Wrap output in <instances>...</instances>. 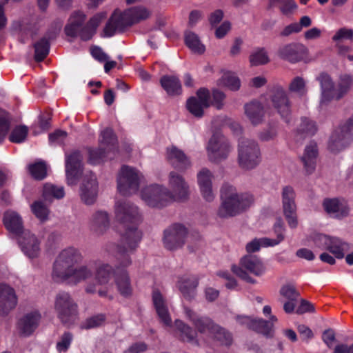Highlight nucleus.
<instances>
[{
    "label": "nucleus",
    "mask_w": 353,
    "mask_h": 353,
    "mask_svg": "<svg viewBox=\"0 0 353 353\" xmlns=\"http://www.w3.org/2000/svg\"><path fill=\"white\" fill-rule=\"evenodd\" d=\"M187 228L179 223H174L164 232L163 243L165 247L170 250H175L185 243L187 236Z\"/></svg>",
    "instance_id": "4468645a"
},
{
    "label": "nucleus",
    "mask_w": 353,
    "mask_h": 353,
    "mask_svg": "<svg viewBox=\"0 0 353 353\" xmlns=\"http://www.w3.org/2000/svg\"><path fill=\"white\" fill-rule=\"evenodd\" d=\"M279 57L291 63H296L303 59L304 46L298 43H291L281 47L277 52Z\"/></svg>",
    "instance_id": "393cba45"
},
{
    "label": "nucleus",
    "mask_w": 353,
    "mask_h": 353,
    "mask_svg": "<svg viewBox=\"0 0 353 353\" xmlns=\"http://www.w3.org/2000/svg\"><path fill=\"white\" fill-rule=\"evenodd\" d=\"M196 95L199 101L201 102L204 107H210V92L207 88H201L199 89L196 92Z\"/></svg>",
    "instance_id": "338daca9"
},
{
    "label": "nucleus",
    "mask_w": 353,
    "mask_h": 353,
    "mask_svg": "<svg viewBox=\"0 0 353 353\" xmlns=\"http://www.w3.org/2000/svg\"><path fill=\"white\" fill-rule=\"evenodd\" d=\"M174 324L176 330L179 332V338L181 341L196 345H199L196 330L181 320H176Z\"/></svg>",
    "instance_id": "f704fd0d"
},
{
    "label": "nucleus",
    "mask_w": 353,
    "mask_h": 353,
    "mask_svg": "<svg viewBox=\"0 0 353 353\" xmlns=\"http://www.w3.org/2000/svg\"><path fill=\"white\" fill-rule=\"evenodd\" d=\"M142 199L150 206L162 208L170 203V190L166 188L152 185L144 188L141 191Z\"/></svg>",
    "instance_id": "9b49d317"
},
{
    "label": "nucleus",
    "mask_w": 353,
    "mask_h": 353,
    "mask_svg": "<svg viewBox=\"0 0 353 353\" xmlns=\"http://www.w3.org/2000/svg\"><path fill=\"white\" fill-rule=\"evenodd\" d=\"M323 206L327 214H336L338 218L345 216L349 212V208L336 198L325 199Z\"/></svg>",
    "instance_id": "c9c22d12"
},
{
    "label": "nucleus",
    "mask_w": 353,
    "mask_h": 353,
    "mask_svg": "<svg viewBox=\"0 0 353 353\" xmlns=\"http://www.w3.org/2000/svg\"><path fill=\"white\" fill-rule=\"evenodd\" d=\"M132 25L130 16L126 14V10L119 14L115 10L104 27V34L106 37H112L117 30L122 32L126 27Z\"/></svg>",
    "instance_id": "412c9836"
},
{
    "label": "nucleus",
    "mask_w": 353,
    "mask_h": 353,
    "mask_svg": "<svg viewBox=\"0 0 353 353\" xmlns=\"http://www.w3.org/2000/svg\"><path fill=\"white\" fill-rule=\"evenodd\" d=\"M317 156V145L315 142H311L305 148L304 154L301 157V161L307 174L312 173L315 170Z\"/></svg>",
    "instance_id": "473e14b6"
},
{
    "label": "nucleus",
    "mask_w": 353,
    "mask_h": 353,
    "mask_svg": "<svg viewBox=\"0 0 353 353\" xmlns=\"http://www.w3.org/2000/svg\"><path fill=\"white\" fill-rule=\"evenodd\" d=\"M83 157L79 151H74L65 157V174L68 185H75L83 174Z\"/></svg>",
    "instance_id": "ddd939ff"
},
{
    "label": "nucleus",
    "mask_w": 353,
    "mask_h": 353,
    "mask_svg": "<svg viewBox=\"0 0 353 353\" xmlns=\"http://www.w3.org/2000/svg\"><path fill=\"white\" fill-rule=\"evenodd\" d=\"M283 210L284 216L290 227L295 228L298 225L296 216V206L295 204V193L290 186H285L283 189Z\"/></svg>",
    "instance_id": "2eb2a0df"
},
{
    "label": "nucleus",
    "mask_w": 353,
    "mask_h": 353,
    "mask_svg": "<svg viewBox=\"0 0 353 353\" xmlns=\"http://www.w3.org/2000/svg\"><path fill=\"white\" fill-rule=\"evenodd\" d=\"M225 97V94L222 91L214 89L212 90V101L210 104L217 110H221L224 106Z\"/></svg>",
    "instance_id": "0e129e2a"
},
{
    "label": "nucleus",
    "mask_w": 353,
    "mask_h": 353,
    "mask_svg": "<svg viewBox=\"0 0 353 353\" xmlns=\"http://www.w3.org/2000/svg\"><path fill=\"white\" fill-rule=\"evenodd\" d=\"M245 113L254 125L260 123L264 116V108L257 101H252L244 105Z\"/></svg>",
    "instance_id": "72a5a7b5"
},
{
    "label": "nucleus",
    "mask_w": 353,
    "mask_h": 353,
    "mask_svg": "<svg viewBox=\"0 0 353 353\" xmlns=\"http://www.w3.org/2000/svg\"><path fill=\"white\" fill-rule=\"evenodd\" d=\"M141 174L128 165H123L117 176V188L123 196H130L139 189Z\"/></svg>",
    "instance_id": "423d86ee"
},
{
    "label": "nucleus",
    "mask_w": 353,
    "mask_h": 353,
    "mask_svg": "<svg viewBox=\"0 0 353 353\" xmlns=\"http://www.w3.org/2000/svg\"><path fill=\"white\" fill-rule=\"evenodd\" d=\"M83 256L77 249L69 247L62 250L54 263L52 276L54 279L66 281L70 279L75 265L81 263Z\"/></svg>",
    "instance_id": "20e7f679"
},
{
    "label": "nucleus",
    "mask_w": 353,
    "mask_h": 353,
    "mask_svg": "<svg viewBox=\"0 0 353 353\" xmlns=\"http://www.w3.org/2000/svg\"><path fill=\"white\" fill-rule=\"evenodd\" d=\"M160 83L168 94L174 96L181 94V84L179 78L176 77L168 75L163 76L160 79Z\"/></svg>",
    "instance_id": "58836bf2"
},
{
    "label": "nucleus",
    "mask_w": 353,
    "mask_h": 353,
    "mask_svg": "<svg viewBox=\"0 0 353 353\" xmlns=\"http://www.w3.org/2000/svg\"><path fill=\"white\" fill-rule=\"evenodd\" d=\"M185 42L186 46L194 52L203 54L205 52V46L203 45L197 34L192 32H186L185 34Z\"/></svg>",
    "instance_id": "8fccbe9b"
},
{
    "label": "nucleus",
    "mask_w": 353,
    "mask_h": 353,
    "mask_svg": "<svg viewBox=\"0 0 353 353\" xmlns=\"http://www.w3.org/2000/svg\"><path fill=\"white\" fill-rule=\"evenodd\" d=\"M105 17V12L98 13L85 24L86 15L80 10L74 11L68 19L64 32L68 37L75 38L79 36L83 41H88L92 39L97 27Z\"/></svg>",
    "instance_id": "7ed1b4c3"
},
{
    "label": "nucleus",
    "mask_w": 353,
    "mask_h": 353,
    "mask_svg": "<svg viewBox=\"0 0 353 353\" xmlns=\"http://www.w3.org/2000/svg\"><path fill=\"white\" fill-rule=\"evenodd\" d=\"M31 210L32 213L41 222L43 223L48 220L50 210L42 201H34L31 205Z\"/></svg>",
    "instance_id": "5fc2aeb1"
},
{
    "label": "nucleus",
    "mask_w": 353,
    "mask_h": 353,
    "mask_svg": "<svg viewBox=\"0 0 353 353\" xmlns=\"http://www.w3.org/2000/svg\"><path fill=\"white\" fill-rule=\"evenodd\" d=\"M221 205L217 210L220 218L233 217L245 212L254 201L253 195L248 192H239L236 188L224 183L220 190Z\"/></svg>",
    "instance_id": "f03ea898"
},
{
    "label": "nucleus",
    "mask_w": 353,
    "mask_h": 353,
    "mask_svg": "<svg viewBox=\"0 0 353 353\" xmlns=\"http://www.w3.org/2000/svg\"><path fill=\"white\" fill-rule=\"evenodd\" d=\"M17 305V297L14 290L5 284H0V310L2 314L8 313Z\"/></svg>",
    "instance_id": "bb28decb"
},
{
    "label": "nucleus",
    "mask_w": 353,
    "mask_h": 353,
    "mask_svg": "<svg viewBox=\"0 0 353 353\" xmlns=\"http://www.w3.org/2000/svg\"><path fill=\"white\" fill-rule=\"evenodd\" d=\"M185 313L189 320L196 330V332L204 334L208 332L210 334L216 323L208 316H201L187 306H184Z\"/></svg>",
    "instance_id": "4be33fe9"
},
{
    "label": "nucleus",
    "mask_w": 353,
    "mask_h": 353,
    "mask_svg": "<svg viewBox=\"0 0 353 353\" xmlns=\"http://www.w3.org/2000/svg\"><path fill=\"white\" fill-rule=\"evenodd\" d=\"M213 174L208 168H202L197 174V181L203 197L210 202L214 200V194L212 190Z\"/></svg>",
    "instance_id": "b1692460"
},
{
    "label": "nucleus",
    "mask_w": 353,
    "mask_h": 353,
    "mask_svg": "<svg viewBox=\"0 0 353 353\" xmlns=\"http://www.w3.org/2000/svg\"><path fill=\"white\" fill-rule=\"evenodd\" d=\"M210 335L221 345L230 346L233 341L231 333L218 324L215 325Z\"/></svg>",
    "instance_id": "a18cd8bd"
},
{
    "label": "nucleus",
    "mask_w": 353,
    "mask_h": 353,
    "mask_svg": "<svg viewBox=\"0 0 353 353\" xmlns=\"http://www.w3.org/2000/svg\"><path fill=\"white\" fill-rule=\"evenodd\" d=\"M41 314L38 310H33L23 315V336L31 335L39 327Z\"/></svg>",
    "instance_id": "4c0bfd02"
},
{
    "label": "nucleus",
    "mask_w": 353,
    "mask_h": 353,
    "mask_svg": "<svg viewBox=\"0 0 353 353\" xmlns=\"http://www.w3.org/2000/svg\"><path fill=\"white\" fill-rule=\"evenodd\" d=\"M126 14L130 16L133 25L149 19L152 12L143 6H138L127 9Z\"/></svg>",
    "instance_id": "79ce46f5"
},
{
    "label": "nucleus",
    "mask_w": 353,
    "mask_h": 353,
    "mask_svg": "<svg viewBox=\"0 0 353 353\" xmlns=\"http://www.w3.org/2000/svg\"><path fill=\"white\" fill-rule=\"evenodd\" d=\"M280 294L287 299L284 303L283 310L286 313H292L295 309L300 293L292 284H286L281 287Z\"/></svg>",
    "instance_id": "cd10ccee"
},
{
    "label": "nucleus",
    "mask_w": 353,
    "mask_h": 353,
    "mask_svg": "<svg viewBox=\"0 0 353 353\" xmlns=\"http://www.w3.org/2000/svg\"><path fill=\"white\" fill-rule=\"evenodd\" d=\"M106 316L105 314H97L87 318L81 325L83 329H92L105 324Z\"/></svg>",
    "instance_id": "4d7b16f0"
},
{
    "label": "nucleus",
    "mask_w": 353,
    "mask_h": 353,
    "mask_svg": "<svg viewBox=\"0 0 353 353\" xmlns=\"http://www.w3.org/2000/svg\"><path fill=\"white\" fill-rule=\"evenodd\" d=\"M102 139L100 141L101 147L105 148L108 152L114 154L118 151L117 139L113 130L106 128L101 132Z\"/></svg>",
    "instance_id": "ea45409f"
},
{
    "label": "nucleus",
    "mask_w": 353,
    "mask_h": 353,
    "mask_svg": "<svg viewBox=\"0 0 353 353\" xmlns=\"http://www.w3.org/2000/svg\"><path fill=\"white\" fill-rule=\"evenodd\" d=\"M288 90L299 97H303L307 93L306 81L301 77H296L290 83Z\"/></svg>",
    "instance_id": "603ef678"
},
{
    "label": "nucleus",
    "mask_w": 353,
    "mask_h": 353,
    "mask_svg": "<svg viewBox=\"0 0 353 353\" xmlns=\"http://www.w3.org/2000/svg\"><path fill=\"white\" fill-rule=\"evenodd\" d=\"M271 102L281 117L288 119L291 114V103L286 91L282 87L276 86L273 88Z\"/></svg>",
    "instance_id": "f3484780"
},
{
    "label": "nucleus",
    "mask_w": 353,
    "mask_h": 353,
    "mask_svg": "<svg viewBox=\"0 0 353 353\" xmlns=\"http://www.w3.org/2000/svg\"><path fill=\"white\" fill-rule=\"evenodd\" d=\"M352 79L350 75H342L338 83L337 92L335 95L336 100L341 99L350 90L352 85Z\"/></svg>",
    "instance_id": "6e6d98bb"
},
{
    "label": "nucleus",
    "mask_w": 353,
    "mask_h": 353,
    "mask_svg": "<svg viewBox=\"0 0 353 353\" xmlns=\"http://www.w3.org/2000/svg\"><path fill=\"white\" fill-rule=\"evenodd\" d=\"M115 214L119 222L117 230L120 234L119 243L113 245L116 248V256L119 261L116 272L117 281L121 292L125 294L129 292L130 286L127 273L122 268L131 265L130 254L136 250L142 238V232L137 228L142 218L138 208L128 201L117 203Z\"/></svg>",
    "instance_id": "f257e3e1"
},
{
    "label": "nucleus",
    "mask_w": 353,
    "mask_h": 353,
    "mask_svg": "<svg viewBox=\"0 0 353 353\" xmlns=\"http://www.w3.org/2000/svg\"><path fill=\"white\" fill-rule=\"evenodd\" d=\"M110 227V219L107 212L98 211L92 215L90 230L97 235L104 234Z\"/></svg>",
    "instance_id": "7c9ffc66"
},
{
    "label": "nucleus",
    "mask_w": 353,
    "mask_h": 353,
    "mask_svg": "<svg viewBox=\"0 0 353 353\" xmlns=\"http://www.w3.org/2000/svg\"><path fill=\"white\" fill-rule=\"evenodd\" d=\"M65 195L64 188L51 183H46L43 188L42 197L51 202L53 199H60Z\"/></svg>",
    "instance_id": "c03bdc74"
},
{
    "label": "nucleus",
    "mask_w": 353,
    "mask_h": 353,
    "mask_svg": "<svg viewBox=\"0 0 353 353\" xmlns=\"http://www.w3.org/2000/svg\"><path fill=\"white\" fill-rule=\"evenodd\" d=\"M3 223L12 239H16L20 245V237L22 232L21 216L15 212L8 211L4 214Z\"/></svg>",
    "instance_id": "a878e982"
},
{
    "label": "nucleus",
    "mask_w": 353,
    "mask_h": 353,
    "mask_svg": "<svg viewBox=\"0 0 353 353\" xmlns=\"http://www.w3.org/2000/svg\"><path fill=\"white\" fill-rule=\"evenodd\" d=\"M231 149L228 139L219 130H213L206 147L208 159L219 163L228 157Z\"/></svg>",
    "instance_id": "39448f33"
},
{
    "label": "nucleus",
    "mask_w": 353,
    "mask_h": 353,
    "mask_svg": "<svg viewBox=\"0 0 353 353\" xmlns=\"http://www.w3.org/2000/svg\"><path fill=\"white\" fill-rule=\"evenodd\" d=\"M221 82L232 91H237L241 87L239 78L230 72H226L222 76Z\"/></svg>",
    "instance_id": "bf43d9fd"
},
{
    "label": "nucleus",
    "mask_w": 353,
    "mask_h": 353,
    "mask_svg": "<svg viewBox=\"0 0 353 353\" xmlns=\"http://www.w3.org/2000/svg\"><path fill=\"white\" fill-rule=\"evenodd\" d=\"M110 154L111 152H108V150L101 145L97 149H89V161L92 164L99 163Z\"/></svg>",
    "instance_id": "052dcab7"
},
{
    "label": "nucleus",
    "mask_w": 353,
    "mask_h": 353,
    "mask_svg": "<svg viewBox=\"0 0 353 353\" xmlns=\"http://www.w3.org/2000/svg\"><path fill=\"white\" fill-rule=\"evenodd\" d=\"M322 241L326 245V249L332 252L337 259L344 257V252L350 250V245L347 243L336 237H330L325 235L318 236L315 241Z\"/></svg>",
    "instance_id": "5701e85b"
},
{
    "label": "nucleus",
    "mask_w": 353,
    "mask_h": 353,
    "mask_svg": "<svg viewBox=\"0 0 353 353\" xmlns=\"http://www.w3.org/2000/svg\"><path fill=\"white\" fill-rule=\"evenodd\" d=\"M199 285V278L195 276L181 277L179 281V289L183 296L191 301L196 295V288Z\"/></svg>",
    "instance_id": "c85d7f7f"
},
{
    "label": "nucleus",
    "mask_w": 353,
    "mask_h": 353,
    "mask_svg": "<svg viewBox=\"0 0 353 353\" xmlns=\"http://www.w3.org/2000/svg\"><path fill=\"white\" fill-rule=\"evenodd\" d=\"M98 183L96 176L90 172L84 175L80 186V197L86 205L93 204L97 197Z\"/></svg>",
    "instance_id": "dca6fc26"
},
{
    "label": "nucleus",
    "mask_w": 353,
    "mask_h": 353,
    "mask_svg": "<svg viewBox=\"0 0 353 353\" xmlns=\"http://www.w3.org/2000/svg\"><path fill=\"white\" fill-rule=\"evenodd\" d=\"M317 80L319 81L321 88V103H327L335 98V85L331 77L325 72H322L318 77Z\"/></svg>",
    "instance_id": "c756f323"
},
{
    "label": "nucleus",
    "mask_w": 353,
    "mask_h": 353,
    "mask_svg": "<svg viewBox=\"0 0 353 353\" xmlns=\"http://www.w3.org/2000/svg\"><path fill=\"white\" fill-rule=\"evenodd\" d=\"M92 275V272L86 266H81L74 269V272L70 278H72L75 282H79L91 277Z\"/></svg>",
    "instance_id": "e2e57ef3"
},
{
    "label": "nucleus",
    "mask_w": 353,
    "mask_h": 353,
    "mask_svg": "<svg viewBox=\"0 0 353 353\" xmlns=\"http://www.w3.org/2000/svg\"><path fill=\"white\" fill-rule=\"evenodd\" d=\"M277 128L276 123H269L268 128L260 132L259 139L263 141H268L275 139L277 136Z\"/></svg>",
    "instance_id": "680f3d73"
},
{
    "label": "nucleus",
    "mask_w": 353,
    "mask_h": 353,
    "mask_svg": "<svg viewBox=\"0 0 353 353\" xmlns=\"http://www.w3.org/2000/svg\"><path fill=\"white\" fill-rule=\"evenodd\" d=\"M40 251L39 242L30 231L23 230V252L29 258H35Z\"/></svg>",
    "instance_id": "e433bc0d"
},
{
    "label": "nucleus",
    "mask_w": 353,
    "mask_h": 353,
    "mask_svg": "<svg viewBox=\"0 0 353 353\" xmlns=\"http://www.w3.org/2000/svg\"><path fill=\"white\" fill-rule=\"evenodd\" d=\"M238 152V161L242 168L252 169L258 164L260 150L254 140L241 137L239 140Z\"/></svg>",
    "instance_id": "0eeeda50"
},
{
    "label": "nucleus",
    "mask_w": 353,
    "mask_h": 353,
    "mask_svg": "<svg viewBox=\"0 0 353 353\" xmlns=\"http://www.w3.org/2000/svg\"><path fill=\"white\" fill-rule=\"evenodd\" d=\"M50 39L51 37H48V38L44 37L34 44V58L37 62H41L43 61L48 56L50 50L49 39Z\"/></svg>",
    "instance_id": "49530a36"
},
{
    "label": "nucleus",
    "mask_w": 353,
    "mask_h": 353,
    "mask_svg": "<svg viewBox=\"0 0 353 353\" xmlns=\"http://www.w3.org/2000/svg\"><path fill=\"white\" fill-rule=\"evenodd\" d=\"M54 308L64 325H70L77 318V305L67 292H60L56 296Z\"/></svg>",
    "instance_id": "6e6552de"
},
{
    "label": "nucleus",
    "mask_w": 353,
    "mask_h": 353,
    "mask_svg": "<svg viewBox=\"0 0 353 353\" xmlns=\"http://www.w3.org/2000/svg\"><path fill=\"white\" fill-rule=\"evenodd\" d=\"M278 6L281 13L285 16L292 14L297 6L294 0H269L268 9Z\"/></svg>",
    "instance_id": "de8ad7c7"
},
{
    "label": "nucleus",
    "mask_w": 353,
    "mask_h": 353,
    "mask_svg": "<svg viewBox=\"0 0 353 353\" xmlns=\"http://www.w3.org/2000/svg\"><path fill=\"white\" fill-rule=\"evenodd\" d=\"M240 265L241 267L233 265L231 268V270L237 276L250 283H254L255 281L243 270V268L256 276L261 275L264 270V268L261 261L256 256L250 254L244 256L241 258Z\"/></svg>",
    "instance_id": "9d476101"
},
{
    "label": "nucleus",
    "mask_w": 353,
    "mask_h": 353,
    "mask_svg": "<svg viewBox=\"0 0 353 353\" xmlns=\"http://www.w3.org/2000/svg\"><path fill=\"white\" fill-rule=\"evenodd\" d=\"M249 61L251 66L266 65L270 59L265 48H259L251 52L249 56Z\"/></svg>",
    "instance_id": "09e8293b"
},
{
    "label": "nucleus",
    "mask_w": 353,
    "mask_h": 353,
    "mask_svg": "<svg viewBox=\"0 0 353 353\" xmlns=\"http://www.w3.org/2000/svg\"><path fill=\"white\" fill-rule=\"evenodd\" d=\"M114 245V244H112L110 245V250L112 252H114L115 258H117V256H116L117 251H116V248L113 247ZM117 259V265L115 266V270H114V272H113L112 267L110 265L103 264L97 268V272H96V279L98 281V282L100 284H105L109 281V280L111 277V275L112 274V273H114V278H115V282H116V284L118 287V289H119L120 293L123 296H125L130 295L132 293V288H131V285H130V277H129L128 273L127 270H125V268L128 266L122 268V269L124 270L125 271V272L127 273V275L128 277V281H129V286H130L129 292L128 293L124 294L121 292L120 288L119 287L117 281L116 272H117V267L119 266V261L117 259Z\"/></svg>",
    "instance_id": "6ab92c4d"
},
{
    "label": "nucleus",
    "mask_w": 353,
    "mask_h": 353,
    "mask_svg": "<svg viewBox=\"0 0 353 353\" xmlns=\"http://www.w3.org/2000/svg\"><path fill=\"white\" fill-rule=\"evenodd\" d=\"M314 306L305 299H301L300 305L296 309V313L303 314L306 312H314Z\"/></svg>",
    "instance_id": "774afa93"
},
{
    "label": "nucleus",
    "mask_w": 353,
    "mask_h": 353,
    "mask_svg": "<svg viewBox=\"0 0 353 353\" xmlns=\"http://www.w3.org/2000/svg\"><path fill=\"white\" fill-rule=\"evenodd\" d=\"M152 301L161 321L166 326H170L172 324V320L170 316L168 307L165 303L162 294L158 290L153 291Z\"/></svg>",
    "instance_id": "2f4dec72"
},
{
    "label": "nucleus",
    "mask_w": 353,
    "mask_h": 353,
    "mask_svg": "<svg viewBox=\"0 0 353 353\" xmlns=\"http://www.w3.org/2000/svg\"><path fill=\"white\" fill-rule=\"evenodd\" d=\"M352 137L353 117L334 131L329 141L328 148L332 152H339L350 143Z\"/></svg>",
    "instance_id": "1a4fd4ad"
},
{
    "label": "nucleus",
    "mask_w": 353,
    "mask_h": 353,
    "mask_svg": "<svg viewBox=\"0 0 353 353\" xmlns=\"http://www.w3.org/2000/svg\"><path fill=\"white\" fill-rule=\"evenodd\" d=\"M186 107L188 111L197 118H201L203 116L204 108H206L201 102L199 101L196 97H191L188 99Z\"/></svg>",
    "instance_id": "13d9d810"
},
{
    "label": "nucleus",
    "mask_w": 353,
    "mask_h": 353,
    "mask_svg": "<svg viewBox=\"0 0 353 353\" xmlns=\"http://www.w3.org/2000/svg\"><path fill=\"white\" fill-rule=\"evenodd\" d=\"M132 25L130 16L126 14V10L119 14L115 10L104 27V34L106 37H112L117 30L122 32L126 27Z\"/></svg>",
    "instance_id": "aec40b11"
},
{
    "label": "nucleus",
    "mask_w": 353,
    "mask_h": 353,
    "mask_svg": "<svg viewBox=\"0 0 353 353\" xmlns=\"http://www.w3.org/2000/svg\"><path fill=\"white\" fill-rule=\"evenodd\" d=\"M275 233L277 237L275 239L264 238L261 239V243L265 246H273L277 245L284 239L283 232L284 231L283 221L281 217L277 218L274 226Z\"/></svg>",
    "instance_id": "3c124183"
},
{
    "label": "nucleus",
    "mask_w": 353,
    "mask_h": 353,
    "mask_svg": "<svg viewBox=\"0 0 353 353\" xmlns=\"http://www.w3.org/2000/svg\"><path fill=\"white\" fill-rule=\"evenodd\" d=\"M168 184L172 192L170 191V202L184 201L188 199L190 187L184 177L176 171H172L168 176Z\"/></svg>",
    "instance_id": "f8f14e48"
},
{
    "label": "nucleus",
    "mask_w": 353,
    "mask_h": 353,
    "mask_svg": "<svg viewBox=\"0 0 353 353\" xmlns=\"http://www.w3.org/2000/svg\"><path fill=\"white\" fill-rule=\"evenodd\" d=\"M166 160L174 169L181 172H185L191 166L190 158L175 145L167 148Z\"/></svg>",
    "instance_id": "a211bd4d"
},
{
    "label": "nucleus",
    "mask_w": 353,
    "mask_h": 353,
    "mask_svg": "<svg viewBox=\"0 0 353 353\" xmlns=\"http://www.w3.org/2000/svg\"><path fill=\"white\" fill-rule=\"evenodd\" d=\"M28 171L33 179L41 181L47 176V166L45 162L39 161L28 166Z\"/></svg>",
    "instance_id": "864d4df0"
},
{
    "label": "nucleus",
    "mask_w": 353,
    "mask_h": 353,
    "mask_svg": "<svg viewBox=\"0 0 353 353\" xmlns=\"http://www.w3.org/2000/svg\"><path fill=\"white\" fill-rule=\"evenodd\" d=\"M251 330L261 334L267 338H272L274 332V325L263 319H254Z\"/></svg>",
    "instance_id": "37998d69"
},
{
    "label": "nucleus",
    "mask_w": 353,
    "mask_h": 353,
    "mask_svg": "<svg viewBox=\"0 0 353 353\" xmlns=\"http://www.w3.org/2000/svg\"><path fill=\"white\" fill-rule=\"evenodd\" d=\"M72 334L69 332H65L61 336L60 341L57 343V349L59 352H65L71 343Z\"/></svg>",
    "instance_id": "69168bd1"
},
{
    "label": "nucleus",
    "mask_w": 353,
    "mask_h": 353,
    "mask_svg": "<svg viewBox=\"0 0 353 353\" xmlns=\"http://www.w3.org/2000/svg\"><path fill=\"white\" fill-rule=\"evenodd\" d=\"M317 131V128L315 123L307 118H303L301 120L296 135V139L297 141H301L306 137L313 136Z\"/></svg>",
    "instance_id": "a19ab883"
}]
</instances>
